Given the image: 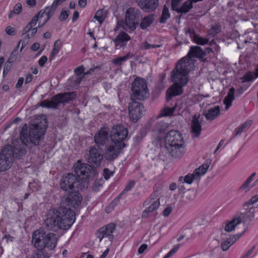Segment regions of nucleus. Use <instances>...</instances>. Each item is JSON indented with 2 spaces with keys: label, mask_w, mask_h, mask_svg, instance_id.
Segmentation results:
<instances>
[{
  "label": "nucleus",
  "mask_w": 258,
  "mask_h": 258,
  "mask_svg": "<svg viewBox=\"0 0 258 258\" xmlns=\"http://www.w3.org/2000/svg\"><path fill=\"white\" fill-rule=\"evenodd\" d=\"M77 192L64 196L58 209L49 210L44 221V225L48 230L57 231L60 229H68L72 225L75 216L71 207L77 208L82 201V197Z\"/></svg>",
  "instance_id": "f257e3e1"
},
{
  "label": "nucleus",
  "mask_w": 258,
  "mask_h": 258,
  "mask_svg": "<svg viewBox=\"0 0 258 258\" xmlns=\"http://www.w3.org/2000/svg\"><path fill=\"white\" fill-rule=\"evenodd\" d=\"M194 67L193 60L189 58H181L171 73L172 82L185 86L189 80L188 73Z\"/></svg>",
  "instance_id": "f03ea898"
},
{
  "label": "nucleus",
  "mask_w": 258,
  "mask_h": 258,
  "mask_svg": "<svg viewBox=\"0 0 258 258\" xmlns=\"http://www.w3.org/2000/svg\"><path fill=\"white\" fill-rule=\"evenodd\" d=\"M165 147L172 157L179 158L185 152L183 139L177 131L171 130L165 138Z\"/></svg>",
  "instance_id": "7ed1b4c3"
},
{
  "label": "nucleus",
  "mask_w": 258,
  "mask_h": 258,
  "mask_svg": "<svg viewBox=\"0 0 258 258\" xmlns=\"http://www.w3.org/2000/svg\"><path fill=\"white\" fill-rule=\"evenodd\" d=\"M32 241L37 248H47L52 250L56 246L57 238L55 234L47 233L43 229L40 228L33 232Z\"/></svg>",
  "instance_id": "20e7f679"
},
{
  "label": "nucleus",
  "mask_w": 258,
  "mask_h": 258,
  "mask_svg": "<svg viewBox=\"0 0 258 258\" xmlns=\"http://www.w3.org/2000/svg\"><path fill=\"white\" fill-rule=\"evenodd\" d=\"M60 186L62 189L69 192H76L87 187L88 182L84 180L80 181L74 174L68 173L62 177Z\"/></svg>",
  "instance_id": "39448f33"
},
{
  "label": "nucleus",
  "mask_w": 258,
  "mask_h": 258,
  "mask_svg": "<svg viewBox=\"0 0 258 258\" xmlns=\"http://www.w3.org/2000/svg\"><path fill=\"white\" fill-rule=\"evenodd\" d=\"M131 99L144 100L149 97L147 83L145 80L136 78L132 84Z\"/></svg>",
  "instance_id": "423d86ee"
},
{
  "label": "nucleus",
  "mask_w": 258,
  "mask_h": 258,
  "mask_svg": "<svg viewBox=\"0 0 258 258\" xmlns=\"http://www.w3.org/2000/svg\"><path fill=\"white\" fill-rule=\"evenodd\" d=\"M46 121L45 119L39 123L31 124L29 125V141L35 146L39 145L43 139V136L46 131Z\"/></svg>",
  "instance_id": "0eeeda50"
},
{
  "label": "nucleus",
  "mask_w": 258,
  "mask_h": 258,
  "mask_svg": "<svg viewBox=\"0 0 258 258\" xmlns=\"http://www.w3.org/2000/svg\"><path fill=\"white\" fill-rule=\"evenodd\" d=\"M76 95L74 92L58 94L52 97L50 101L43 100L40 106L44 107L56 108L61 103L69 102L74 100Z\"/></svg>",
  "instance_id": "6e6552de"
},
{
  "label": "nucleus",
  "mask_w": 258,
  "mask_h": 258,
  "mask_svg": "<svg viewBox=\"0 0 258 258\" xmlns=\"http://www.w3.org/2000/svg\"><path fill=\"white\" fill-rule=\"evenodd\" d=\"M12 147L11 145L4 147L0 153V172L8 170L13 161Z\"/></svg>",
  "instance_id": "1a4fd4ad"
},
{
  "label": "nucleus",
  "mask_w": 258,
  "mask_h": 258,
  "mask_svg": "<svg viewBox=\"0 0 258 258\" xmlns=\"http://www.w3.org/2000/svg\"><path fill=\"white\" fill-rule=\"evenodd\" d=\"M24 129L21 132L20 134V139H17L13 142L12 152L13 156L16 155V158L20 157L25 155L26 152L27 143L28 140L24 136Z\"/></svg>",
  "instance_id": "9d476101"
},
{
  "label": "nucleus",
  "mask_w": 258,
  "mask_h": 258,
  "mask_svg": "<svg viewBox=\"0 0 258 258\" xmlns=\"http://www.w3.org/2000/svg\"><path fill=\"white\" fill-rule=\"evenodd\" d=\"M128 131L126 128L118 124L114 125L111 131L110 137L112 143L116 144H124L122 142L127 137Z\"/></svg>",
  "instance_id": "9b49d317"
},
{
  "label": "nucleus",
  "mask_w": 258,
  "mask_h": 258,
  "mask_svg": "<svg viewBox=\"0 0 258 258\" xmlns=\"http://www.w3.org/2000/svg\"><path fill=\"white\" fill-rule=\"evenodd\" d=\"M125 147V144H116L112 143L105 146L104 152L105 159L108 161H112L117 158L121 150Z\"/></svg>",
  "instance_id": "f8f14e48"
},
{
  "label": "nucleus",
  "mask_w": 258,
  "mask_h": 258,
  "mask_svg": "<svg viewBox=\"0 0 258 258\" xmlns=\"http://www.w3.org/2000/svg\"><path fill=\"white\" fill-rule=\"evenodd\" d=\"M140 16L141 12L137 9L130 8L126 11L125 24L131 31L135 30L139 25V23H136L135 21Z\"/></svg>",
  "instance_id": "ddd939ff"
},
{
  "label": "nucleus",
  "mask_w": 258,
  "mask_h": 258,
  "mask_svg": "<svg viewBox=\"0 0 258 258\" xmlns=\"http://www.w3.org/2000/svg\"><path fill=\"white\" fill-rule=\"evenodd\" d=\"M93 170L91 165L86 163H82L80 160L74 165V172L75 174L78 176V178L80 181L83 180H86L88 178L89 174Z\"/></svg>",
  "instance_id": "4468645a"
},
{
  "label": "nucleus",
  "mask_w": 258,
  "mask_h": 258,
  "mask_svg": "<svg viewBox=\"0 0 258 258\" xmlns=\"http://www.w3.org/2000/svg\"><path fill=\"white\" fill-rule=\"evenodd\" d=\"M129 116L134 122L137 121L145 112L144 107L141 103L132 100L128 105Z\"/></svg>",
  "instance_id": "2eb2a0df"
},
{
  "label": "nucleus",
  "mask_w": 258,
  "mask_h": 258,
  "mask_svg": "<svg viewBox=\"0 0 258 258\" xmlns=\"http://www.w3.org/2000/svg\"><path fill=\"white\" fill-rule=\"evenodd\" d=\"M103 156L99 148L91 147L89 151L88 162L93 166H99Z\"/></svg>",
  "instance_id": "dca6fc26"
},
{
  "label": "nucleus",
  "mask_w": 258,
  "mask_h": 258,
  "mask_svg": "<svg viewBox=\"0 0 258 258\" xmlns=\"http://www.w3.org/2000/svg\"><path fill=\"white\" fill-rule=\"evenodd\" d=\"M115 228V225L113 223H110L106 226L100 228L96 232V236L99 239L100 242L104 237H108L109 240L112 241L113 239V236L112 233Z\"/></svg>",
  "instance_id": "f3484780"
},
{
  "label": "nucleus",
  "mask_w": 258,
  "mask_h": 258,
  "mask_svg": "<svg viewBox=\"0 0 258 258\" xmlns=\"http://www.w3.org/2000/svg\"><path fill=\"white\" fill-rule=\"evenodd\" d=\"M95 143L98 146H104L108 142L109 139V130L101 128L94 136Z\"/></svg>",
  "instance_id": "a211bd4d"
},
{
  "label": "nucleus",
  "mask_w": 258,
  "mask_h": 258,
  "mask_svg": "<svg viewBox=\"0 0 258 258\" xmlns=\"http://www.w3.org/2000/svg\"><path fill=\"white\" fill-rule=\"evenodd\" d=\"M160 205L159 199H157L155 201L151 202L150 200H146L143 204L144 206H149L143 211L142 217L143 218H147L150 213L156 210Z\"/></svg>",
  "instance_id": "6ab92c4d"
},
{
  "label": "nucleus",
  "mask_w": 258,
  "mask_h": 258,
  "mask_svg": "<svg viewBox=\"0 0 258 258\" xmlns=\"http://www.w3.org/2000/svg\"><path fill=\"white\" fill-rule=\"evenodd\" d=\"M141 8L146 12L154 11L157 7L158 0H137Z\"/></svg>",
  "instance_id": "aec40b11"
},
{
  "label": "nucleus",
  "mask_w": 258,
  "mask_h": 258,
  "mask_svg": "<svg viewBox=\"0 0 258 258\" xmlns=\"http://www.w3.org/2000/svg\"><path fill=\"white\" fill-rule=\"evenodd\" d=\"M131 39L130 36L125 32H120L114 40L116 49L124 47L127 41Z\"/></svg>",
  "instance_id": "412c9836"
},
{
  "label": "nucleus",
  "mask_w": 258,
  "mask_h": 258,
  "mask_svg": "<svg viewBox=\"0 0 258 258\" xmlns=\"http://www.w3.org/2000/svg\"><path fill=\"white\" fill-rule=\"evenodd\" d=\"M199 118L200 114H195L191 121V132L196 138L200 136L201 132V124Z\"/></svg>",
  "instance_id": "4be33fe9"
},
{
  "label": "nucleus",
  "mask_w": 258,
  "mask_h": 258,
  "mask_svg": "<svg viewBox=\"0 0 258 258\" xmlns=\"http://www.w3.org/2000/svg\"><path fill=\"white\" fill-rule=\"evenodd\" d=\"M182 86L181 84L174 83L167 91L166 99L169 101L173 96L180 95L182 93Z\"/></svg>",
  "instance_id": "5701e85b"
},
{
  "label": "nucleus",
  "mask_w": 258,
  "mask_h": 258,
  "mask_svg": "<svg viewBox=\"0 0 258 258\" xmlns=\"http://www.w3.org/2000/svg\"><path fill=\"white\" fill-rule=\"evenodd\" d=\"M204 55V52L199 46H191L187 55L183 58H189L192 60L193 57L202 58ZM194 61V60L193 59Z\"/></svg>",
  "instance_id": "b1692460"
},
{
  "label": "nucleus",
  "mask_w": 258,
  "mask_h": 258,
  "mask_svg": "<svg viewBox=\"0 0 258 258\" xmlns=\"http://www.w3.org/2000/svg\"><path fill=\"white\" fill-rule=\"evenodd\" d=\"M135 185V182L134 181H132L130 182L125 186L123 190L122 191V192L119 195V196L116 198L111 203L109 204L108 207L107 208L106 211L107 213H109L110 212V210H112L115 205L117 204V202H118L120 195H121L123 194H124L127 191L131 190L133 186Z\"/></svg>",
  "instance_id": "393cba45"
},
{
  "label": "nucleus",
  "mask_w": 258,
  "mask_h": 258,
  "mask_svg": "<svg viewBox=\"0 0 258 258\" xmlns=\"http://www.w3.org/2000/svg\"><path fill=\"white\" fill-rule=\"evenodd\" d=\"M204 115L208 120H212L220 114L219 106H215L214 108L206 110L204 112Z\"/></svg>",
  "instance_id": "a878e982"
},
{
  "label": "nucleus",
  "mask_w": 258,
  "mask_h": 258,
  "mask_svg": "<svg viewBox=\"0 0 258 258\" xmlns=\"http://www.w3.org/2000/svg\"><path fill=\"white\" fill-rule=\"evenodd\" d=\"M258 77V64L254 72H248L246 73L244 76L240 78L242 83L247 82L253 81Z\"/></svg>",
  "instance_id": "bb28decb"
},
{
  "label": "nucleus",
  "mask_w": 258,
  "mask_h": 258,
  "mask_svg": "<svg viewBox=\"0 0 258 258\" xmlns=\"http://www.w3.org/2000/svg\"><path fill=\"white\" fill-rule=\"evenodd\" d=\"M255 172L252 173L243 183V184L239 187L238 190L244 193L248 192L253 186V185H250V182L252 180L253 178L255 175Z\"/></svg>",
  "instance_id": "cd10ccee"
},
{
  "label": "nucleus",
  "mask_w": 258,
  "mask_h": 258,
  "mask_svg": "<svg viewBox=\"0 0 258 258\" xmlns=\"http://www.w3.org/2000/svg\"><path fill=\"white\" fill-rule=\"evenodd\" d=\"M154 20V15L150 14L145 17L140 23V27L142 30H146L151 26Z\"/></svg>",
  "instance_id": "c85d7f7f"
},
{
  "label": "nucleus",
  "mask_w": 258,
  "mask_h": 258,
  "mask_svg": "<svg viewBox=\"0 0 258 258\" xmlns=\"http://www.w3.org/2000/svg\"><path fill=\"white\" fill-rule=\"evenodd\" d=\"M235 89L231 87L227 95L225 97L223 102L225 105V109L228 110L231 105L232 102L234 99Z\"/></svg>",
  "instance_id": "c756f323"
},
{
  "label": "nucleus",
  "mask_w": 258,
  "mask_h": 258,
  "mask_svg": "<svg viewBox=\"0 0 258 258\" xmlns=\"http://www.w3.org/2000/svg\"><path fill=\"white\" fill-rule=\"evenodd\" d=\"M241 222V220L239 217L233 218L226 224L224 227V230L228 232H231L234 229L236 225Z\"/></svg>",
  "instance_id": "7c9ffc66"
},
{
  "label": "nucleus",
  "mask_w": 258,
  "mask_h": 258,
  "mask_svg": "<svg viewBox=\"0 0 258 258\" xmlns=\"http://www.w3.org/2000/svg\"><path fill=\"white\" fill-rule=\"evenodd\" d=\"M192 8L193 5L191 4L190 1L187 0L180 6L178 13L180 14L181 15L186 14Z\"/></svg>",
  "instance_id": "2f4dec72"
},
{
  "label": "nucleus",
  "mask_w": 258,
  "mask_h": 258,
  "mask_svg": "<svg viewBox=\"0 0 258 258\" xmlns=\"http://www.w3.org/2000/svg\"><path fill=\"white\" fill-rule=\"evenodd\" d=\"M56 8L57 7L55 6V5L53 4L50 7H46L43 13H42V11H40V18L43 17V15L45 14L47 17V19H46V21H47L52 16Z\"/></svg>",
  "instance_id": "473e14b6"
},
{
  "label": "nucleus",
  "mask_w": 258,
  "mask_h": 258,
  "mask_svg": "<svg viewBox=\"0 0 258 258\" xmlns=\"http://www.w3.org/2000/svg\"><path fill=\"white\" fill-rule=\"evenodd\" d=\"M211 161L210 160H207L204 164L200 166L199 168H197L195 171H197L200 174L197 176V179H199L200 177L205 174L208 169L209 168Z\"/></svg>",
  "instance_id": "72a5a7b5"
},
{
  "label": "nucleus",
  "mask_w": 258,
  "mask_h": 258,
  "mask_svg": "<svg viewBox=\"0 0 258 258\" xmlns=\"http://www.w3.org/2000/svg\"><path fill=\"white\" fill-rule=\"evenodd\" d=\"M168 127V124L163 121H157L153 127L152 130L157 133L165 131Z\"/></svg>",
  "instance_id": "f704fd0d"
},
{
  "label": "nucleus",
  "mask_w": 258,
  "mask_h": 258,
  "mask_svg": "<svg viewBox=\"0 0 258 258\" xmlns=\"http://www.w3.org/2000/svg\"><path fill=\"white\" fill-rule=\"evenodd\" d=\"M41 11H39L35 16L33 17L31 21L27 25L23 30L24 32H28L31 28H35L38 22V19L40 18Z\"/></svg>",
  "instance_id": "c9c22d12"
},
{
  "label": "nucleus",
  "mask_w": 258,
  "mask_h": 258,
  "mask_svg": "<svg viewBox=\"0 0 258 258\" xmlns=\"http://www.w3.org/2000/svg\"><path fill=\"white\" fill-rule=\"evenodd\" d=\"M178 106V104L175 103L172 107H165L161 110L160 114L158 117L159 116H168L172 115L173 114L174 110Z\"/></svg>",
  "instance_id": "e433bc0d"
},
{
  "label": "nucleus",
  "mask_w": 258,
  "mask_h": 258,
  "mask_svg": "<svg viewBox=\"0 0 258 258\" xmlns=\"http://www.w3.org/2000/svg\"><path fill=\"white\" fill-rule=\"evenodd\" d=\"M170 17V13L169 9L166 5H164L162 9L161 16L159 19V22L162 24H164Z\"/></svg>",
  "instance_id": "4c0bfd02"
},
{
  "label": "nucleus",
  "mask_w": 258,
  "mask_h": 258,
  "mask_svg": "<svg viewBox=\"0 0 258 258\" xmlns=\"http://www.w3.org/2000/svg\"><path fill=\"white\" fill-rule=\"evenodd\" d=\"M252 124L251 120H248L243 123L241 126L236 128L235 130V137L240 135L243 132L247 130L248 128L250 127V126Z\"/></svg>",
  "instance_id": "58836bf2"
},
{
  "label": "nucleus",
  "mask_w": 258,
  "mask_h": 258,
  "mask_svg": "<svg viewBox=\"0 0 258 258\" xmlns=\"http://www.w3.org/2000/svg\"><path fill=\"white\" fill-rule=\"evenodd\" d=\"M199 174L197 171H194L193 174H188L183 178V182L191 184L194 180H198L197 177Z\"/></svg>",
  "instance_id": "ea45409f"
},
{
  "label": "nucleus",
  "mask_w": 258,
  "mask_h": 258,
  "mask_svg": "<svg viewBox=\"0 0 258 258\" xmlns=\"http://www.w3.org/2000/svg\"><path fill=\"white\" fill-rule=\"evenodd\" d=\"M133 55L131 54L130 53H128L126 55L122 57H117L112 60V62L113 64L116 66H120L122 64V62L125 61L128 59L132 58Z\"/></svg>",
  "instance_id": "a19ab883"
},
{
  "label": "nucleus",
  "mask_w": 258,
  "mask_h": 258,
  "mask_svg": "<svg viewBox=\"0 0 258 258\" xmlns=\"http://www.w3.org/2000/svg\"><path fill=\"white\" fill-rule=\"evenodd\" d=\"M22 6L21 3H18L15 5V6L13 8V10L11 11L9 14L8 15V17L10 19H11L13 17L14 14L19 15L22 12Z\"/></svg>",
  "instance_id": "79ce46f5"
},
{
  "label": "nucleus",
  "mask_w": 258,
  "mask_h": 258,
  "mask_svg": "<svg viewBox=\"0 0 258 258\" xmlns=\"http://www.w3.org/2000/svg\"><path fill=\"white\" fill-rule=\"evenodd\" d=\"M105 18L106 13L103 10H98L94 17V18L97 20L100 24L104 21Z\"/></svg>",
  "instance_id": "37998d69"
},
{
  "label": "nucleus",
  "mask_w": 258,
  "mask_h": 258,
  "mask_svg": "<svg viewBox=\"0 0 258 258\" xmlns=\"http://www.w3.org/2000/svg\"><path fill=\"white\" fill-rule=\"evenodd\" d=\"M61 45V43L59 40H57L55 41L52 51L49 57L50 60H51L53 59V57L58 52Z\"/></svg>",
  "instance_id": "c03bdc74"
},
{
  "label": "nucleus",
  "mask_w": 258,
  "mask_h": 258,
  "mask_svg": "<svg viewBox=\"0 0 258 258\" xmlns=\"http://www.w3.org/2000/svg\"><path fill=\"white\" fill-rule=\"evenodd\" d=\"M31 258H48V255L45 249L40 248L37 252L33 254L32 256H28Z\"/></svg>",
  "instance_id": "a18cd8bd"
},
{
  "label": "nucleus",
  "mask_w": 258,
  "mask_h": 258,
  "mask_svg": "<svg viewBox=\"0 0 258 258\" xmlns=\"http://www.w3.org/2000/svg\"><path fill=\"white\" fill-rule=\"evenodd\" d=\"M194 40L196 43L199 45H204L207 44L209 41L208 39L201 37L196 34H194Z\"/></svg>",
  "instance_id": "49530a36"
},
{
  "label": "nucleus",
  "mask_w": 258,
  "mask_h": 258,
  "mask_svg": "<svg viewBox=\"0 0 258 258\" xmlns=\"http://www.w3.org/2000/svg\"><path fill=\"white\" fill-rule=\"evenodd\" d=\"M37 31V27H36L35 28H31L28 32H24L23 35H24V37L27 39H29L34 36V35L36 33Z\"/></svg>",
  "instance_id": "de8ad7c7"
},
{
  "label": "nucleus",
  "mask_w": 258,
  "mask_h": 258,
  "mask_svg": "<svg viewBox=\"0 0 258 258\" xmlns=\"http://www.w3.org/2000/svg\"><path fill=\"white\" fill-rule=\"evenodd\" d=\"M21 41H22V40L19 41L16 48L13 51L11 55H10V57L9 58L8 62H9V63L13 62L16 59L17 55H18V48L20 43Z\"/></svg>",
  "instance_id": "09e8293b"
},
{
  "label": "nucleus",
  "mask_w": 258,
  "mask_h": 258,
  "mask_svg": "<svg viewBox=\"0 0 258 258\" xmlns=\"http://www.w3.org/2000/svg\"><path fill=\"white\" fill-rule=\"evenodd\" d=\"M182 0H172L171 9L173 11L178 13L180 9V3Z\"/></svg>",
  "instance_id": "8fccbe9b"
},
{
  "label": "nucleus",
  "mask_w": 258,
  "mask_h": 258,
  "mask_svg": "<svg viewBox=\"0 0 258 258\" xmlns=\"http://www.w3.org/2000/svg\"><path fill=\"white\" fill-rule=\"evenodd\" d=\"M231 245L230 244V243L229 242V241L227 239H225V240H223V241H222V242L221 243L220 246H221V248H222V250L225 251L227 250Z\"/></svg>",
  "instance_id": "3c124183"
},
{
  "label": "nucleus",
  "mask_w": 258,
  "mask_h": 258,
  "mask_svg": "<svg viewBox=\"0 0 258 258\" xmlns=\"http://www.w3.org/2000/svg\"><path fill=\"white\" fill-rule=\"evenodd\" d=\"M241 236L240 235H233L232 236H231L229 238H227L226 239L229 241L230 243V244L231 245L233 244L239 238V237Z\"/></svg>",
  "instance_id": "603ef678"
},
{
  "label": "nucleus",
  "mask_w": 258,
  "mask_h": 258,
  "mask_svg": "<svg viewBox=\"0 0 258 258\" xmlns=\"http://www.w3.org/2000/svg\"><path fill=\"white\" fill-rule=\"evenodd\" d=\"M179 247V245L177 244L174 246V247L171 249L169 252H168L165 255L167 258L170 257L172 256L174 253H175L177 250L178 249Z\"/></svg>",
  "instance_id": "864d4df0"
},
{
  "label": "nucleus",
  "mask_w": 258,
  "mask_h": 258,
  "mask_svg": "<svg viewBox=\"0 0 258 258\" xmlns=\"http://www.w3.org/2000/svg\"><path fill=\"white\" fill-rule=\"evenodd\" d=\"M69 13L68 11L62 9L59 16V20L61 21L66 20L69 17Z\"/></svg>",
  "instance_id": "5fc2aeb1"
},
{
  "label": "nucleus",
  "mask_w": 258,
  "mask_h": 258,
  "mask_svg": "<svg viewBox=\"0 0 258 258\" xmlns=\"http://www.w3.org/2000/svg\"><path fill=\"white\" fill-rule=\"evenodd\" d=\"M258 201V195L253 196L250 200L245 204L247 206L256 203Z\"/></svg>",
  "instance_id": "6e6d98bb"
},
{
  "label": "nucleus",
  "mask_w": 258,
  "mask_h": 258,
  "mask_svg": "<svg viewBox=\"0 0 258 258\" xmlns=\"http://www.w3.org/2000/svg\"><path fill=\"white\" fill-rule=\"evenodd\" d=\"M143 45H144V48L146 49L156 48L157 47H159L160 46V45L150 44L147 42H145Z\"/></svg>",
  "instance_id": "4d7b16f0"
},
{
  "label": "nucleus",
  "mask_w": 258,
  "mask_h": 258,
  "mask_svg": "<svg viewBox=\"0 0 258 258\" xmlns=\"http://www.w3.org/2000/svg\"><path fill=\"white\" fill-rule=\"evenodd\" d=\"M103 172L104 177L106 180L109 179V178L113 174V172L110 171L108 168H105Z\"/></svg>",
  "instance_id": "13d9d810"
},
{
  "label": "nucleus",
  "mask_w": 258,
  "mask_h": 258,
  "mask_svg": "<svg viewBox=\"0 0 258 258\" xmlns=\"http://www.w3.org/2000/svg\"><path fill=\"white\" fill-rule=\"evenodd\" d=\"M6 32L8 35H14L15 34L16 31L15 28L8 26L6 29Z\"/></svg>",
  "instance_id": "bf43d9fd"
},
{
  "label": "nucleus",
  "mask_w": 258,
  "mask_h": 258,
  "mask_svg": "<svg viewBox=\"0 0 258 258\" xmlns=\"http://www.w3.org/2000/svg\"><path fill=\"white\" fill-rule=\"evenodd\" d=\"M158 193L157 191H154L150 196V197L147 199V200H150L151 202H154L157 199H159L158 198Z\"/></svg>",
  "instance_id": "052dcab7"
},
{
  "label": "nucleus",
  "mask_w": 258,
  "mask_h": 258,
  "mask_svg": "<svg viewBox=\"0 0 258 258\" xmlns=\"http://www.w3.org/2000/svg\"><path fill=\"white\" fill-rule=\"evenodd\" d=\"M84 71V68L83 66L77 67L75 70V73L76 75L79 76L81 75Z\"/></svg>",
  "instance_id": "680f3d73"
},
{
  "label": "nucleus",
  "mask_w": 258,
  "mask_h": 258,
  "mask_svg": "<svg viewBox=\"0 0 258 258\" xmlns=\"http://www.w3.org/2000/svg\"><path fill=\"white\" fill-rule=\"evenodd\" d=\"M47 60V57L45 55H43L39 60L38 63L40 67H43L45 63Z\"/></svg>",
  "instance_id": "e2e57ef3"
},
{
  "label": "nucleus",
  "mask_w": 258,
  "mask_h": 258,
  "mask_svg": "<svg viewBox=\"0 0 258 258\" xmlns=\"http://www.w3.org/2000/svg\"><path fill=\"white\" fill-rule=\"evenodd\" d=\"M10 63L8 62V63H6L5 64L4 71H3L4 76H5V75H6L8 74V73L9 72V71L10 69L11 65L10 64Z\"/></svg>",
  "instance_id": "0e129e2a"
},
{
  "label": "nucleus",
  "mask_w": 258,
  "mask_h": 258,
  "mask_svg": "<svg viewBox=\"0 0 258 258\" xmlns=\"http://www.w3.org/2000/svg\"><path fill=\"white\" fill-rule=\"evenodd\" d=\"M172 211V208L170 206L166 207L163 211V215L165 217H167L170 214Z\"/></svg>",
  "instance_id": "69168bd1"
},
{
  "label": "nucleus",
  "mask_w": 258,
  "mask_h": 258,
  "mask_svg": "<svg viewBox=\"0 0 258 258\" xmlns=\"http://www.w3.org/2000/svg\"><path fill=\"white\" fill-rule=\"evenodd\" d=\"M24 79L23 77L20 78L18 81V82L16 84V88L17 89L21 88L24 83Z\"/></svg>",
  "instance_id": "338daca9"
},
{
  "label": "nucleus",
  "mask_w": 258,
  "mask_h": 258,
  "mask_svg": "<svg viewBox=\"0 0 258 258\" xmlns=\"http://www.w3.org/2000/svg\"><path fill=\"white\" fill-rule=\"evenodd\" d=\"M148 245L146 244H143L138 249V252L140 254L143 253L145 250L147 248Z\"/></svg>",
  "instance_id": "774afa93"
}]
</instances>
